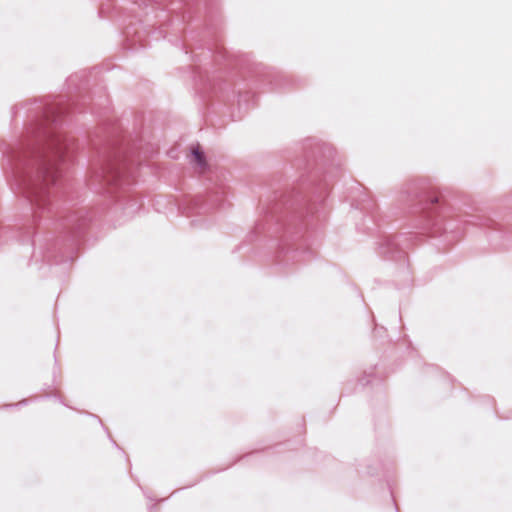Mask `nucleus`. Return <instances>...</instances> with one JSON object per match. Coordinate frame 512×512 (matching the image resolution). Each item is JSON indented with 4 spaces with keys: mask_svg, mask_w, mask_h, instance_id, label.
Instances as JSON below:
<instances>
[{
    "mask_svg": "<svg viewBox=\"0 0 512 512\" xmlns=\"http://www.w3.org/2000/svg\"><path fill=\"white\" fill-rule=\"evenodd\" d=\"M193 162L198 172L202 173L207 167L206 159L199 144L192 147Z\"/></svg>",
    "mask_w": 512,
    "mask_h": 512,
    "instance_id": "nucleus-1",
    "label": "nucleus"
},
{
    "mask_svg": "<svg viewBox=\"0 0 512 512\" xmlns=\"http://www.w3.org/2000/svg\"><path fill=\"white\" fill-rule=\"evenodd\" d=\"M56 179V171L52 168H46L43 174V180L46 184L54 182Z\"/></svg>",
    "mask_w": 512,
    "mask_h": 512,
    "instance_id": "nucleus-2",
    "label": "nucleus"
}]
</instances>
